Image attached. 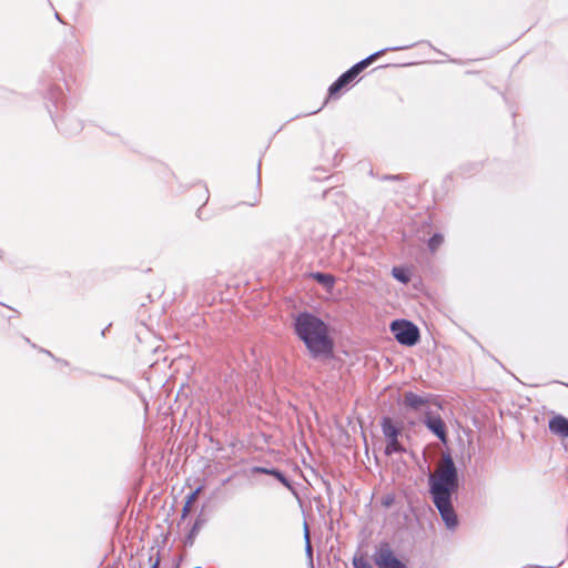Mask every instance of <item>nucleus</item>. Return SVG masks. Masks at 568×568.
I'll return each mask as SVG.
<instances>
[{"label":"nucleus","mask_w":568,"mask_h":568,"mask_svg":"<svg viewBox=\"0 0 568 568\" xmlns=\"http://www.w3.org/2000/svg\"><path fill=\"white\" fill-rule=\"evenodd\" d=\"M270 475L271 476H274L278 481H281L286 488L288 489H293L292 487V484L291 481L288 480V478L278 469L276 468H271V471H270Z\"/></svg>","instance_id":"obj_14"},{"label":"nucleus","mask_w":568,"mask_h":568,"mask_svg":"<svg viewBox=\"0 0 568 568\" xmlns=\"http://www.w3.org/2000/svg\"><path fill=\"white\" fill-rule=\"evenodd\" d=\"M328 152L333 154V159L331 161H327L328 164L336 165L338 163V161H337V151L331 150Z\"/></svg>","instance_id":"obj_20"},{"label":"nucleus","mask_w":568,"mask_h":568,"mask_svg":"<svg viewBox=\"0 0 568 568\" xmlns=\"http://www.w3.org/2000/svg\"><path fill=\"white\" fill-rule=\"evenodd\" d=\"M412 44L408 45H399V47H392L386 48L383 50H379L367 58L363 59L362 61L354 64L349 70H347L345 73H343L328 89L329 95L336 94L339 90H342L344 87L349 84L352 81L355 80V78L365 69L367 68L373 61H375L378 57L384 54L386 51H398V50H405L410 48Z\"/></svg>","instance_id":"obj_3"},{"label":"nucleus","mask_w":568,"mask_h":568,"mask_svg":"<svg viewBox=\"0 0 568 568\" xmlns=\"http://www.w3.org/2000/svg\"><path fill=\"white\" fill-rule=\"evenodd\" d=\"M392 275L403 284L408 283L410 280L409 275L407 274V271L403 267H393Z\"/></svg>","instance_id":"obj_12"},{"label":"nucleus","mask_w":568,"mask_h":568,"mask_svg":"<svg viewBox=\"0 0 568 568\" xmlns=\"http://www.w3.org/2000/svg\"><path fill=\"white\" fill-rule=\"evenodd\" d=\"M443 242H444V237L442 234H434L428 240V247L432 252H434L442 245Z\"/></svg>","instance_id":"obj_16"},{"label":"nucleus","mask_w":568,"mask_h":568,"mask_svg":"<svg viewBox=\"0 0 568 568\" xmlns=\"http://www.w3.org/2000/svg\"><path fill=\"white\" fill-rule=\"evenodd\" d=\"M191 505H192V504H187V501H185V505H184V507H183V509H182V517H183V518H184V517H186V515L189 514L190 508H191Z\"/></svg>","instance_id":"obj_22"},{"label":"nucleus","mask_w":568,"mask_h":568,"mask_svg":"<svg viewBox=\"0 0 568 568\" xmlns=\"http://www.w3.org/2000/svg\"><path fill=\"white\" fill-rule=\"evenodd\" d=\"M382 433L386 440L384 454L392 456L393 454L405 453V447L400 444L398 437L402 435V427L397 426L390 417H383L381 420Z\"/></svg>","instance_id":"obj_4"},{"label":"nucleus","mask_w":568,"mask_h":568,"mask_svg":"<svg viewBox=\"0 0 568 568\" xmlns=\"http://www.w3.org/2000/svg\"><path fill=\"white\" fill-rule=\"evenodd\" d=\"M159 566H160V558H159V557H156V558H155V560H154V562L152 564V567H151V568H159Z\"/></svg>","instance_id":"obj_23"},{"label":"nucleus","mask_w":568,"mask_h":568,"mask_svg":"<svg viewBox=\"0 0 568 568\" xmlns=\"http://www.w3.org/2000/svg\"><path fill=\"white\" fill-rule=\"evenodd\" d=\"M201 491V487H197L193 493H191L187 497H186V501L187 504H193L194 500L196 499L199 493Z\"/></svg>","instance_id":"obj_17"},{"label":"nucleus","mask_w":568,"mask_h":568,"mask_svg":"<svg viewBox=\"0 0 568 568\" xmlns=\"http://www.w3.org/2000/svg\"><path fill=\"white\" fill-rule=\"evenodd\" d=\"M253 471L254 473H258V474H267V475H270L271 469L265 468V467H254Z\"/></svg>","instance_id":"obj_21"},{"label":"nucleus","mask_w":568,"mask_h":568,"mask_svg":"<svg viewBox=\"0 0 568 568\" xmlns=\"http://www.w3.org/2000/svg\"><path fill=\"white\" fill-rule=\"evenodd\" d=\"M429 494L445 526L454 530L458 518L453 506V495L459 488L458 471L449 454H443L436 470L428 477Z\"/></svg>","instance_id":"obj_1"},{"label":"nucleus","mask_w":568,"mask_h":568,"mask_svg":"<svg viewBox=\"0 0 568 568\" xmlns=\"http://www.w3.org/2000/svg\"><path fill=\"white\" fill-rule=\"evenodd\" d=\"M43 353L48 354L49 356L53 357L52 353L50 351L42 349Z\"/></svg>","instance_id":"obj_24"},{"label":"nucleus","mask_w":568,"mask_h":568,"mask_svg":"<svg viewBox=\"0 0 568 568\" xmlns=\"http://www.w3.org/2000/svg\"><path fill=\"white\" fill-rule=\"evenodd\" d=\"M200 527H201V524L199 520H196L190 531L189 539H192L197 534Z\"/></svg>","instance_id":"obj_19"},{"label":"nucleus","mask_w":568,"mask_h":568,"mask_svg":"<svg viewBox=\"0 0 568 568\" xmlns=\"http://www.w3.org/2000/svg\"><path fill=\"white\" fill-rule=\"evenodd\" d=\"M404 178L399 174H396V175H383L381 176V180L383 181H400L403 180Z\"/></svg>","instance_id":"obj_18"},{"label":"nucleus","mask_w":568,"mask_h":568,"mask_svg":"<svg viewBox=\"0 0 568 568\" xmlns=\"http://www.w3.org/2000/svg\"><path fill=\"white\" fill-rule=\"evenodd\" d=\"M354 568H373L371 561L363 555L353 558Z\"/></svg>","instance_id":"obj_15"},{"label":"nucleus","mask_w":568,"mask_h":568,"mask_svg":"<svg viewBox=\"0 0 568 568\" xmlns=\"http://www.w3.org/2000/svg\"><path fill=\"white\" fill-rule=\"evenodd\" d=\"M294 332L304 343L312 358H329L334 351V341L327 324L316 315L302 312L294 317Z\"/></svg>","instance_id":"obj_2"},{"label":"nucleus","mask_w":568,"mask_h":568,"mask_svg":"<svg viewBox=\"0 0 568 568\" xmlns=\"http://www.w3.org/2000/svg\"><path fill=\"white\" fill-rule=\"evenodd\" d=\"M375 565L378 568H407L392 550L387 542H382L373 555Z\"/></svg>","instance_id":"obj_6"},{"label":"nucleus","mask_w":568,"mask_h":568,"mask_svg":"<svg viewBox=\"0 0 568 568\" xmlns=\"http://www.w3.org/2000/svg\"><path fill=\"white\" fill-rule=\"evenodd\" d=\"M433 399L430 394H417L414 392H405L402 405L413 412H424Z\"/></svg>","instance_id":"obj_7"},{"label":"nucleus","mask_w":568,"mask_h":568,"mask_svg":"<svg viewBox=\"0 0 568 568\" xmlns=\"http://www.w3.org/2000/svg\"><path fill=\"white\" fill-rule=\"evenodd\" d=\"M311 276L327 291H331L334 287L335 276L329 273L315 272L312 273Z\"/></svg>","instance_id":"obj_10"},{"label":"nucleus","mask_w":568,"mask_h":568,"mask_svg":"<svg viewBox=\"0 0 568 568\" xmlns=\"http://www.w3.org/2000/svg\"><path fill=\"white\" fill-rule=\"evenodd\" d=\"M304 539H305V552H306V556H307V559H308V565L311 568H314V562H313V548H312V545H311V541H310V530H308V526L307 524L305 523L304 524Z\"/></svg>","instance_id":"obj_11"},{"label":"nucleus","mask_w":568,"mask_h":568,"mask_svg":"<svg viewBox=\"0 0 568 568\" xmlns=\"http://www.w3.org/2000/svg\"><path fill=\"white\" fill-rule=\"evenodd\" d=\"M390 332L396 341L406 346L415 345L419 339V331L416 325L406 320H396L390 324Z\"/></svg>","instance_id":"obj_5"},{"label":"nucleus","mask_w":568,"mask_h":568,"mask_svg":"<svg viewBox=\"0 0 568 568\" xmlns=\"http://www.w3.org/2000/svg\"><path fill=\"white\" fill-rule=\"evenodd\" d=\"M549 430L561 437H568V419L561 415L554 416L548 424Z\"/></svg>","instance_id":"obj_9"},{"label":"nucleus","mask_w":568,"mask_h":568,"mask_svg":"<svg viewBox=\"0 0 568 568\" xmlns=\"http://www.w3.org/2000/svg\"><path fill=\"white\" fill-rule=\"evenodd\" d=\"M260 184H261V161L258 162L257 164V175H256V192L255 194L253 195V201H246L247 204L250 205H255L258 201H260V197H261V187H260Z\"/></svg>","instance_id":"obj_13"},{"label":"nucleus","mask_w":568,"mask_h":568,"mask_svg":"<svg viewBox=\"0 0 568 568\" xmlns=\"http://www.w3.org/2000/svg\"><path fill=\"white\" fill-rule=\"evenodd\" d=\"M423 423L440 442H447L446 426L439 415L425 410Z\"/></svg>","instance_id":"obj_8"}]
</instances>
